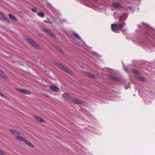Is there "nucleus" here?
Returning <instances> with one entry per match:
<instances>
[{
	"label": "nucleus",
	"instance_id": "1",
	"mask_svg": "<svg viewBox=\"0 0 155 155\" xmlns=\"http://www.w3.org/2000/svg\"><path fill=\"white\" fill-rule=\"evenodd\" d=\"M113 16L115 19H116L118 18H119L118 25L120 28H123L124 27V26L125 25V23L124 22V21L126 20V19L128 17V14L125 13L120 14L117 12H115L114 13Z\"/></svg>",
	"mask_w": 155,
	"mask_h": 155
},
{
	"label": "nucleus",
	"instance_id": "2",
	"mask_svg": "<svg viewBox=\"0 0 155 155\" xmlns=\"http://www.w3.org/2000/svg\"><path fill=\"white\" fill-rule=\"evenodd\" d=\"M10 131L13 134L16 136V139L18 140L21 141H24L27 145L33 148L34 147V145L25 139L24 137L20 136L21 135V132L17 130L12 129H10Z\"/></svg>",
	"mask_w": 155,
	"mask_h": 155
},
{
	"label": "nucleus",
	"instance_id": "3",
	"mask_svg": "<svg viewBox=\"0 0 155 155\" xmlns=\"http://www.w3.org/2000/svg\"><path fill=\"white\" fill-rule=\"evenodd\" d=\"M55 64L58 66V68H59L61 70H63L69 74L72 75V72L69 69L66 67H65L61 64H59L57 62H55Z\"/></svg>",
	"mask_w": 155,
	"mask_h": 155
},
{
	"label": "nucleus",
	"instance_id": "4",
	"mask_svg": "<svg viewBox=\"0 0 155 155\" xmlns=\"http://www.w3.org/2000/svg\"><path fill=\"white\" fill-rule=\"evenodd\" d=\"M42 31L44 32L46 34L49 35L53 38H56V36L55 35L46 28H43L42 29Z\"/></svg>",
	"mask_w": 155,
	"mask_h": 155
},
{
	"label": "nucleus",
	"instance_id": "5",
	"mask_svg": "<svg viewBox=\"0 0 155 155\" xmlns=\"http://www.w3.org/2000/svg\"><path fill=\"white\" fill-rule=\"evenodd\" d=\"M111 27L112 31L116 33H118L119 31H120V30L119 29L117 25V24H112Z\"/></svg>",
	"mask_w": 155,
	"mask_h": 155
},
{
	"label": "nucleus",
	"instance_id": "6",
	"mask_svg": "<svg viewBox=\"0 0 155 155\" xmlns=\"http://www.w3.org/2000/svg\"><path fill=\"white\" fill-rule=\"evenodd\" d=\"M0 19L4 20L5 21H6L7 22H10V21L8 19V18L5 17L4 15L0 12Z\"/></svg>",
	"mask_w": 155,
	"mask_h": 155
},
{
	"label": "nucleus",
	"instance_id": "7",
	"mask_svg": "<svg viewBox=\"0 0 155 155\" xmlns=\"http://www.w3.org/2000/svg\"><path fill=\"white\" fill-rule=\"evenodd\" d=\"M71 101L78 104H82L83 103L82 101H79L78 99H76L74 98H71Z\"/></svg>",
	"mask_w": 155,
	"mask_h": 155
},
{
	"label": "nucleus",
	"instance_id": "8",
	"mask_svg": "<svg viewBox=\"0 0 155 155\" xmlns=\"http://www.w3.org/2000/svg\"><path fill=\"white\" fill-rule=\"evenodd\" d=\"M17 90L18 91H19L22 93L25 94H31L30 91H28L25 89H17Z\"/></svg>",
	"mask_w": 155,
	"mask_h": 155
},
{
	"label": "nucleus",
	"instance_id": "9",
	"mask_svg": "<svg viewBox=\"0 0 155 155\" xmlns=\"http://www.w3.org/2000/svg\"><path fill=\"white\" fill-rule=\"evenodd\" d=\"M109 78L114 81H120V78L118 77L113 75H110L109 76Z\"/></svg>",
	"mask_w": 155,
	"mask_h": 155
},
{
	"label": "nucleus",
	"instance_id": "10",
	"mask_svg": "<svg viewBox=\"0 0 155 155\" xmlns=\"http://www.w3.org/2000/svg\"><path fill=\"white\" fill-rule=\"evenodd\" d=\"M63 96L64 98L67 100H69L70 101H71V98L72 97H70L69 94L67 93H65L63 94Z\"/></svg>",
	"mask_w": 155,
	"mask_h": 155
},
{
	"label": "nucleus",
	"instance_id": "11",
	"mask_svg": "<svg viewBox=\"0 0 155 155\" xmlns=\"http://www.w3.org/2000/svg\"><path fill=\"white\" fill-rule=\"evenodd\" d=\"M50 88L52 91H54L58 92L59 90V89L58 88L54 85H51L50 86Z\"/></svg>",
	"mask_w": 155,
	"mask_h": 155
},
{
	"label": "nucleus",
	"instance_id": "12",
	"mask_svg": "<svg viewBox=\"0 0 155 155\" xmlns=\"http://www.w3.org/2000/svg\"><path fill=\"white\" fill-rule=\"evenodd\" d=\"M25 40L31 45H32L34 41L31 38H26L25 39Z\"/></svg>",
	"mask_w": 155,
	"mask_h": 155
},
{
	"label": "nucleus",
	"instance_id": "13",
	"mask_svg": "<svg viewBox=\"0 0 155 155\" xmlns=\"http://www.w3.org/2000/svg\"><path fill=\"white\" fill-rule=\"evenodd\" d=\"M35 120L39 122L45 123V122L44 120L40 117H35Z\"/></svg>",
	"mask_w": 155,
	"mask_h": 155
},
{
	"label": "nucleus",
	"instance_id": "14",
	"mask_svg": "<svg viewBox=\"0 0 155 155\" xmlns=\"http://www.w3.org/2000/svg\"><path fill=\"white\" fill-rule=\"evenodd\" d=\"M113 5L115 8H119L121 7L120 4L118 2H114L113 4Z\"/></svg>",
	"mask_w": 155,
	"mask_h": 155
},
{
	"label": "nucleus",
	"instance_id": "15",
	"mask_svg": "<svg viewBox=\"0 0 155 155\" xmlns=\"http://www.w3.org/2000/svg\"><path fill=\"white\" fill-rule=\"evenodd\" d=\"M8 16L9 17L12 19L13 20L15 21H17V19L13 15H12L11 14H9Z\"/></svg>",
	"mask_w": 155,
	"mask_h": 155
},
{
	"label": "nucleus",
	"instance_id": "16",
	"mask_svg": "<svg viewBox=\"0 0 155 155\" xmlns=\"http://www.w3.org/2000/svg\"><path fill=\"white\" fill-rule=\"evenodd\" d=\"M38 16L41 17V18H43L45 16V14L44 13L41 12H39L37 14Z\"/></svg>",
	"mask_w": 155,
	"mask_h": 155
},
{
	"label": "nucleus",
	"instance_id": "17",
	"mask_svg": "<svg viewBox=\"0 0 155 155\" xmlns=\"http://www.w3.org/2000/svg\"><path fill=\"white\" fill-rule=\"evenodd\" d=\"M137 78L139 79L141 81L143 82H146L147 80L146 78L142 76H138L137 77Z\"/></svg>",
	"mask_w": 155,
	"mask_h": 155
},
{
	"label": "nucleus",
	"instance_id": "18",
	"mask_svg": "<svg viewBox=\"0 0 155 155\" xmlns=\"http://www.w3.org/2000/svg\"><path fill=\"white\" fill-rule=\"evenodd\" d=\"M6 74L1 70H0V77L6 78Z\"/></svg>",
	"mask_w": 155,
	"mask_h": 155
},
{
	"label": "nucleus",
	"instance_id": "19",
	"mask_svg": "<svg viewBox=\"0 0 155 155\" xmlns=\"http://www.w3.org/2000/svg\"><path fill=\"white\" fill-rule=\"evenodd\" d=\"M33 46L35 47V48H38L39 49H40V47L39 46V45L36 43H35V42L33 43V44L32 45Z\"/></svg>",
	"mask_w": 155,
	"mask_h": 155
},
{
	"label": "nucleus",
	"instance_id": "20",
	"mask_svg": "<svg viewBox=\"0 0 155 155\" xmlns=\"http://www.w3.org/2000/svg\"><path fill=\"white\" fill-rule=\"evenodd\" d=\"M74 35L75 37H76L78 39H79V40H82L81 38V37L80 36H79V35L78 34L75 33H74Z\"/></svg>",
	"mask_w": 155,
	"mask_h": 155
},
{
	"label": "nucleus",
	"instance_id": "21",
	"mask_svg": "<svg viewBox=\"0 0 155 155\" xmlns=\"http://www.w3.org/2000/svg\"><path fill=\"white\" fill-rule=\"evenodd\" d=\"M74 35L75 37H76L78 39H79V40H82L81 38V37L80 36H79V35L78 34L75 33H74Z\"/></svg>",
	"mask_w": 155,
	"mask_h": 155
},
{
	"label": "nucleus",
	"instance_id": "22",
	"mask_svg": "<svg viewBox=\"0 0 155 155\" xmlns=\"http://www.w3.org/2000/svg\"><path fill=\"white\" fill-rule=\"evenodd\" d=\"M0 95L2 97L6 99L7 100H9V98L8 97L3 95V94L1 93H0Z\"/></svg>",
	"mask_w": 155,
	"mask_h": 155
},
{
	"label": "nucleus",
	"instance_id": "23",
	"mask_svg": "<svg viewBox=\"0 0 155 155\" xmlns=\"http://www.w3.org/2000/svg\"><path fill=\"white\" fill-rule=\"evenodd\" d=\"M133 72L135 74H136V75H138L139 74H140V73L138 71H137V70H136V69H134V70H133Z\"/></svg>",
	"mask_w": 155,
	"mask_h": 155
},
{
	"label": "nucleus",
	"instance_id": "24",
	"mask_svg": "<svg viewBox=\"0 0 155 155\" xmlns=\"http://www.w3.org/2000/svg\"><path fill=\"white\" fill-rule=\"evenodd\" d=\"M88 77H90L91 78H95V76L94 74H92L90 73V74L89 75Z\"/></svg>",
	"mask_w": 155,
	"mask_h": 155
},
{
	"label": "nucleus",
	"instance_id": "25",
	"mask_svg": "<svg viewBox=\"0 0 155 155\" xmlns=\"http://www.w3.org/2000/svg\"><path fill=\"white\" fill-rule=\"evenodd\" d=\"M93 53H94V54L96 55L98 57H101V55H100L99 53H97V52L94 51L93 52Z\"/></svg>",
	"mask_w": 155,
	"mask_h": 155
},
{
	"label": "nucleus",
	"instance_id": "26",
	"mask_svg": "<svg viewBox=\"0 0 155 155\" xmlns=\"http://www.w3.org/2000/svg\"><path fill=\"white\" fill-rule=\"evenodd\" d=\"M0 155H7L4 151L0 150Z\"/></svg>",
	"mask_w": 155,
	"mask_h": 155
},
{
	"label": "nucleus",
	"instance_id": "27",
	"mask_svg": "<svg viewBox=\"0 0 155 155\" xmlns=\"http://www.w3.org/2000/svg\"><path fill=\"white\" fill-rule=\"evenodd\" d=\"M84 74L85 75H86L87 76V77H88L89 76V75H90V74L91 73H89V72H86V71H85L84 72Z\"/></svg>",
	"mask_w": 155,
	"mask_h": 155
},
{
	"label": "nucleus",
	"instance_id": "28",
	"mask_svg": "<svg viewBox=\"0 0 155 155\" xmlns=\"http://www.w3.org/2000/svg\"><path fill=\"white\" fill-rule=\"evenodd\" d=\"M31 11L34 12H37V9L36 8H32L31 9Z\"/></svg>",
	"mask_w": 155,
	"mask_h": 155
},
{
	"label": "nucleus",
	"instance_id": "29",
	"mask_svg": "<svg viewBox=\"0 0 155 155\" xmlns=\"http://www.w3.org/2000/svg\"><path fill=\"white\" fill-rule=\"evenodd\" d=\"M109 72L110 73H113L114 72V70L113 69H110L109 71Z\"/></svg>",
	"mask_w": 155,
	"mask_h": 155
},
{
	"label": "nucleus",
	"instance_id": "30",
	"mask_svg": "<svg viewBox=\"0 0 155 155\" xmlns=\"http://www.w3.org/2000/svg\"><path fill=\"white\" fill-rule=\"evenodd\" d=\"M122 32L123 34L124 35L126 33V31L124 30H122Z\"/></svg>",
	"mask_w": 155,
	"mask_h": 155
},
{
	"label": "nucleus",
	"instance_id": "31",
	"mask_svg": "<svg viewBox=\"0 0 155 155\" xmlns=\"http://www.w3.org/2000/svg\"><path fill=\"white\" fill-rule=\"evenodd\" d=\"M124 69L126 71L128 72V69L126 67H124Z\"/></svg>",
	"mask_w": 155,
	"mask_h": 155
},
{
	"label": "nucleus",
	"instance_id": "32",
	"mask_svg": "<svg viewBox=\"0 0 155 155\" xmlns=\"http://www.w3.org/2000/svg\"><path fill=\"white\" fill-rule=\"evenodd\" d=\"M43 95L47 97H49V96L48 94H44Z\"/></svg>",
	"mask_w": 155,
	"mask_h": 155
},
{
	"label": "nucleus",
	"instance_id": "33",
	"mask_svg": "<svg viewBox=\"0 0 155 155\" xmlns=\"http://www.w3.org/2000/svg\"><path fill=\"white\" fill-rule=\"evenodd\" d=\"M44 21L45 22H47V23H51L50 22H48V21H47L46 20H44Z\"/></svg>",
	"mask_w": 155,
	"mask_h": 155
},
{
	"label": "nucleus",
	"instance_id": "34",
	"mask_svg": "<svg viewBox=\"0 0 155 155\" xmlns=\"http://www.w3.org/2000/svg\"><path fill=\"white\" fill-rule=\"evenodd\" d=\"M59 51H60V52L61 53H62V51L61 50H60Z\"/></svg>",
	"mask_w": 155,
	"mask_h": 155
},
{
	"label": "nucleus",
	"instance_id": "35",
	"mask_svg": "<svg viewBox=\"0 0 155 155\" xmlns=\"http://www.w3.org/2000/svg\"><path fill=\"white\" fill-rule=\"evenodd\" d=\"M81 1H86V0H81Z\"/></svg>",
	"mask_w": 155,
	"mask_h": 155
},
{
	"label": "nucleus",
	"instance_id": "36",
	"mask_svg": "<svg viewBox=\"0 0 155 155\" xmlns=\"http://www.w3.org/2000/svg\"><path fill=\"white\" fill-rule=\"evenodd\" d=\"M153 30L155 31V30H154V29H153Z\"/></svg>",
	"mask_w": 155,
	"mask_h": 155
}]
</instances>
